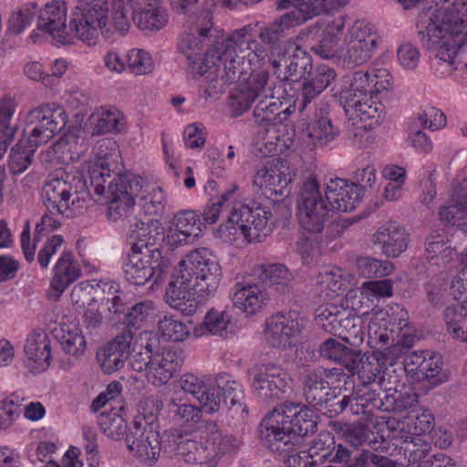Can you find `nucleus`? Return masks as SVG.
Segmentation results:
<instances>
[{
  "instance_id": "de8ad7c7",
  "label": "nucleus",
  "mask_w": 467,
  "mask_h": 467,
  "mask_svg": "<svg viewBox=\"0 0 467 467\" xmlns=\"http://www.w3.org/2000/svg\"><path fill=\"white\" fill-rule=\"evenodd\" d=\"M344 285L339 270H325L316 277L313 293L320 301H327L337 296Z\"/></svg>"
},
{
  "instance_id": "9b49d317",
  "label": "nucleus",
  "mask_w": 467,
  "mask_h": 467,
  "mask_svg": "<svg viewBox=\"0 0 467 467\" xmlns=\"http://www.w3.org/2000/svg\"><path fill=\"white\" fill-rule=\"evenodd\" d=\"M67 123L66 110L56 103H43L30 109L26 116L33 145H42L62 131Z\"/></svg>"
},
{
  "instance_id": "f257e3e1",
  "label": "nucleus",
  "mask_w": 467,
  "mask_h": 467,
  "mask_svg": "<svg viewBox=\"0 0 467 467\" xmlns=\"http://www.w3.org/2000/svg\"><path fill=\"white\" fill-rule=\"evenodd\" d=\"M466 24L467 0H455L440 8L430 6L418 16V37L423 47L435 51L433 67L444 69L442 75L457 69L467 71V32L459 38Z\"/></svg>"
},
{
  "instance_id": "58836bf2",
  "label": "nucleus",
  "mask_w": 467,
  "mask_h": 467,
  "mask_svg": "<svg viewBox=\"0 0 467 467\" xmlns=\"http://www.w3.org/2000/svg\"><path fill=\"white\" fill-rule=\"evenodd\" d=\"M355 358V368L348 370L354 374L358 373L363 385L375 386L380 389L382 374V359L379 354L374 352L371 356L361 355V351L357 352Z\"/></svg>"
},
{
  "instance_id": "aec40b11",
  "label": "nucleus",
  "mask_w": 467,
  "mask_h": 467,
  "mask_svg": "<svg viewBox=\"0 0 467 467\" xmlns=\"http://www.w3.org/2000/svg\"><path fill=\"white\" fill-rule=\"evenodd\" d=\"M295 177L287 161L275 158L260 168L254 175V183L279 196H288Z\"/></svg>"
},
{
  "instance_id": "3c124183",
  "label": "nucleus",
  "mask_w": 467,
  "mask_h": 467,
  "mask_svg": "<svg viewBox=\"0 0 467 467\" xmlns=\"http://www.w3.org/2000/svg\"><path fill=\"white\" fill-rule=\"evenodd\" d=\"M467 303L451 305L444 310L447 331L453 338L467 342Z\"/></svg>"
},
{
  "instance_id": "dca6fc26",
  "label": "nucleus",
  "mask_w": 467,
  "mask_h": 467,
  "mask_svg": "<svg viewBox=\"0 0 467 467\" xmlns=\"http://www.w3.org/2000/svg\"><path fill=\"white\" fill-rule=\"evenodd\" d=\"M248 374L252 377L253 391L263 399L280 398L291 381L288 372L275 363L255 365Z\"/></svg>"
},
{
  "instance_id": "6e6552de",
  "label": "nucleus",
  "mask_w": 467,
  "mask_h": 467,
  "mask_svg": "<svg viewBox=\"0 0 467 467\" xmlns=\"http://www.w3.org/2000/svg\"><path fill=\"white\" fill-rule=\"evenodd\" d=\"M330 213L331 209L320 190V184L315 177H307L300 187L296 201L299 225L308 233H320Z\"/></svg>"
},
{
  "instance_id": "680f3d73",
  "label": "nucleus",
  "mask_w": 467,
  "mask_h": 467,
  "mask_svg": "<svg viewBox=\"0 0 467 467\" xmlns=\"http://www.w3.org/2000/svg\"><path fill=\"white\" fill-rule=\"evenodd\" d=\"M370 451L362 449L354 452L347 446H339L335 454V464L344 465V467H369L371 463Z\"/></svg>"
},
{
  "instance_id": "37998d69",
  "label": "nucleus",
  "mask_w": 467,
  "mask_h": 467,
  "mask_svg": "<svg viewBox=\"0 0 467 467\" xmlns=\"http://www.w3.org/2000/svg\"><path fill=\"white\" fill-rule=\"evenodd\" d=\"M259 279L265 286L285 294L293 287L294 275L285 265L265 264L261 266Z\"/></svg>"
},
{
  "instance_id": "c756f323",
  "label": "nucleus",
  "mask_w": 467,
  "mask_h": 467,
  "mask_svg": "<svg viewBox=\"0 0 467 467\" xmlns=\"http://www.w3.org/2000/svg\"><path fill=\"white\" fill-rule=\"evenodd\" d=\"M81 275V269L71 252H63L53 269V277L47 296L58 300L64 291Z\"/></svg>"
},
{
  "instance_id": "774afa93",
  "label": "nucleus",
  "mask_w": 467,
  "mask_h": 467,
  "mask_svg": "<svg viewBox=\"0 0 467 467\" xmlns=\"http://www.w3.org/2000/svg\"><path fill=\"white\" fill-rule=\"evenodd\" d=\"M441 357L438 354H433L429 351L425 352L422 364L420 365V372L422 375L416 379V381L429 380L431 383L437 385L442 382L440 376L441 371Z\"/></svg>"
},
{
  "instance_id": "e2e57ef3",
  "label": "nucleus",
  "mask_w": 467,
  "mask_h": 467,
  "mask_svg": "<svg viewBox=\"0 0 467 467\" xmlns=\"http://www.w3.org/2000/svg\"><path fill=\"white\" fill-rule=\"evenodd\" d=\"M60 345L65 353L78 358L82 356L86 349V339L82 331L75 327L73 329H61Z\"/></svg>"
},
{
  "instance_id": "a878e982",
  "label": "nucleus",
  "mask_w": 467,
  "mask_h": 467,
  "mask_svg": "<svg viewBox=\"0 0 467 467\" xmlns=\"http://www.w3.org/2000/svg\"><path fill=\"white\" fill-rule=\"evenodd\" d=\"M339 135V130L332 125L328 117V105L319 102L316 106L314 120L302 131L301 139L307 147L326 146Z\"/></svg>"
},
{
  "instance_id": "473e14b6",
  "label": "nucleus",
  "mask_w": 467,
  "mask_h": 467,
  "mask_svg": "<svg viewBox=\"0 0 467 467\" xmlns=\"http://www.w3.org/2000/svg\"><path fill=\"white\" fill-rule=\"evenodd\" d=\"M182 359L178 352L171 348L161 347L153 355L152 361L147 372V378L151 384L162 386L166 384L179 369Z\"/></svg>"
},
{
  "instance_id": "a19ab883",
  "label": "nucleus",
  "mask_w": 467,
  "mask_h": 467,
  "mask_svg": "<svg viewBox=\"0 0 467 467\" xmlns=\"http://www.w3.org/2000/svg\"><path fill=\"white\" fill-rule=\"evenodd\" d=\"M176 422L185 427H193L202 417V409L187 402L181 391H173L167 404Z\"/></svg>"
},
{
  "instance_id": "4d7b16f0",
  "label": "nucleus",
  "mask_w": 467,
  "mask_h": 467,
  "mask_svg": "<svg viewBox=\"0 0 467 467\" xmlns=\"http://www.w3.org/2000/svg\"><path fill=\"white\" fill-rule=\"evenodd\" d=\"M17 107L15 99L4 96L0 99V136L14 140L18 130V122L14 119Z\"/></svg>"
},
{
  "instance_id": "8fccbe9b",
  "label": "nucleus",
  "mask_w": 467,
  "mask_h": 467,
  "mask_svg": "<svg viewBox=\"0 0 467 467\" xmlns=\"http://www.w3.org/2000/svg\"><path fill=\"white\" fill-rule=\"evenodd\" d=\"M358 351V349L344 346L332 337L325 340L319 348L321 356L342 364L348 370L355 368Z\"/></svg>"
},
{
  "instance_id": "69168bd1",
  "label": "nucleus",
  "mask_w": 467,
  "mask_h": 467,
  "mask_svg": "<svg viewBox=\"0 0 467 467\" xmlns=\"http://www.w3.org/2000/svg\"><path fill=\"white\" fill-rule=\"evenodd\" d=\"M400 439L405 443L404 454L409 463H417L429 455L431 445L422 437L401 435Z\"/></svg>"
},
{
  "instance_id": "7c9ffc66",
  "label": "nucleus",
  "mask_w": 467,
  "mask_h": 467,
  "mask_svg": "<svg viewBox=\"0 0 467 467\" xmlns=\"http://www.w3.org/2000/svg\"><path fill=\"white\" fill-rule=\"evenodd\" d=\"M339 103L342 105L346 115L350 118H358L361 121L368 119L379 120L383 111V105L374 93H358L339 96Z\"/></svg>"
},
{
  "instance_id": "5fc2aeb1",
  "label": "nucleus",
  "mask_w": 467,
  "mask_h": 467,
  "mask_svg": "<svg viewBox=\"0 0 467 467\" xmlns=\"http://www.w3.org/2000/svg\"><path fill=\"white\" fill-rule=\"evenodd\" d=\"M347 317H349L348 309L329 305L317 310L316 319L327 332L337 336Z\"/></svg>"
},
{
  "instance_id": "393cba45",
  "label": "nucleus",
  "mask_w": 467,
  "mask_h": 467,
  "mask_svg": "<svg viewBox=\"0 0 467 467\" xmlns=\"http://www.w3.org/2000/svg\"><path fill=\"white\" fill-rule=\"evenodd\" d=\"M133 335L123 331L97 352V360L106 374H112L121 368L130 354Z\"/></svg>"
},
{
  "instance_id": "c85d7f7f",
  "label": "nucleus",
  "mask_w": 467,
  "mask_h": 467,
  "mask_svg": "<svg viewBox=\"0 0 467 467\" xmlns=\"http://www.w3.org/2000/svg\"><path fill=\"white\" fill-rule=\"evenodd\" d=\"M285 47L284 55L272 60L273 67L278 70L284 67L283 79L285 80L306 78L313 67L311 56L294 42L285 45Z\"/></svg>"
},
{
  "instance_id": "e433bc0d",
  "label": "nucleus",
  "mask_w": 467,
  "mask_h": 467,
  "mask_svg": "<svg viewBox=\"0 0 467 467\" xmlns=\"http://www.w3.org/2000/svg\"><path fill=\"white\" fill-rule=\"evenodd\" d=\"M159 337L149 331L140 333L139 342L133 348L132 353L130 354V366L132 370L146 373L156 351H159Z\"/></svg>"
},
{
  "instance_id": "423d86ee",
  "label": "nucleus",
  "mask_w": 467,
  "mask_h": 467,
  "mask_svg": "<svg viewBox=\"0 0 467 467\" xmlns=\"http://www.w3.org/2000/svg\"><path fill=\"white\" fill-rule=\"evenodd\" d=\"M270 215L269 207L257 202L237 203L232 207L224 227L233 234L239 232L250 243H260L272 232Z\"/></svg>"
},
{
  "instance_id": "2f4dec72",
  "label": "nucleus",
  "mask_w": 467,
  "mask_h": 467,
  "mask_svg": "<svg viewBox=\"0 0 467 467\" xmlns=\"http://www.w3.org/2000/svg\"><path fill=\"white\" fill-rule=\"evenodd\" d=\"M373 243L387 257L396 258L404 253L409 244V234L398 223L388 222L378 228Z\"/></svg>"
},
{
  "instance_id": "c9c22d12",
  "label": "nucleus",
  "mask_w": 467,
  "mask_h": 467,
  "mask_svg": "<svg viewBox=\"0 0 467 467\" xmlns=\"http://www.w3.org/2000/svg\"><path fill=\"white\" fill-rule=\"evenodd\" d=\"M25 354L34 372L45 371L50 364V342L45 333L31 334L26 338Z\"/></svg>"
},
{
  "instance_id": "09e8293b",
  "label": "nucleus",
  "mask_w": 467,
  "mask_h": 467,
  "mask_svg": "<svg viewBox=\"0 0 467 467\" xmlns=\"http://www.w3.org/2000/svg\"><path fill=\"white\" fill-rule=\"evenodd\" d=\"M133 22L144 31H158L168 23V15L165 8L159 4L147 8L132 9Z\"/></svg>"
},
{
  "instance_id": "1a4fd4ad",
  "label": "nucleus",
  "mask_w": 467,
  "mask_h": 467,
  "mask_svg": "<svg viewBox=\"0 0 467 467\" xmlns=\"http://www.w3.org/2000/svg\"><path fill=\"white\" fill-rule=\"evenodd\" d=\"M78 184H82L79 178H53L42 188L41 198L47 211L65 217H73L84 208L85 199L79 195Z\"/></svg>"
},
{
  "instance_id": "412c9836",
  "label": "nucleus",
  "mask_w": 467,
  "mask_h": 467,
  "mask_svg": "<svg viewBox=\"0 0 467 467\" xmlns=\"http://www.w3.org/2000/svg\"><path fill=\"white\" fill-rule=\"evenodd\" d=\"M339 96L348 94L378 93L390 85V76L386 69H359L342 78Z\"/></svg>"
},
{
  "instance_id": "6e6d98bb",
  "label": "nucleus",
  "mask_w": 467,
  "mask_h": 467,
  "mask_svg": "<svg viewBox=\"0 0 467 467\" xmlns=\"http://www.w3.org/2000/svg\"><path fill=\"white\" fill-rule=\"evenodd\" d=\"M182 453L179 458L184 462L199 465V467H215L214 460L212 458V452L208 449V445L200 443L196 441L188 440L182 446Z\"/></svg>"
},
{
  "instance_id": "ea45409f",
  "label": "nucleus",
  "mask_w": 467,
  "mask_h": 467,
  "mask_svg": "<svg viewBox=\"0 0 467 467\" xmlns=\"http://www.w3.org/2000/svg\"><path fill=\"white\" fill-rule=\"evenodd\" d=\"M234 306L247 316L254 315L265 304V296L257 285L236 284L232 295Z\"/></svg>"
},
{
  "instance_id": "49530a36",
  "label": "nucleus",
  "mask_w": 467,
  "mask_h": 467,
  "mask_svg": "<svg viewBox=\"0 0 467 467\" xmlns=\"http://www.w3.org/2000/svg\"><path fill=\"white\" fill-rule=\"evenodd\" d=\"M339 446L345 445L336 444L334 437L329 432H322L311 441L306 453L314 466L323 464L325 462L335 463V454Z\"/></svg>"
},
{
  "instance_id": "4468645a",
  "label": "nucleus",
  "mask_w": 467,
  "mask_h": 467,
  "mask_svg": "<svg viewBox=\"0 0 467 467\" xmlns=\"http://www.w3.org/2000/svg\"><path fill=\"white\" fill-rule=\"evenodd\" d=\"M124 277L128 283L134 285H143L152 281L153 285L160 284L166 276V264L159 253H129L123 263Z\"/></svg>"
},
{
  "instance_id": "4c0bfd02",
  "label": "nucleus",
  "mask_w": 467,
  "mask_h": 467,
  "mask_svg": "<svg viewBox=\"0 0 467 467\" xmlns=\"http://www.w3.org/2000/svg\"><path fill=\"white\" fill-rule=\"evenodd\" d=\"M340 432L344 441L356 449L365 444L374 451L385 452L389 449V442L383 437L380 440L370 439L373 433L364 424H345L340 428Z\"/></svg>"
},
{
  "instance_id": "052dcab7",
  "label": "nucleus",
  "mask_w": 467,
  "mask_h": 467,
  "mask_svg": "<svg viewBox=\"0 0 467 467\" xmlns=\"http://www.w3.org/2000/svg\"><path fill=\"white\" fill-rule=\"evenodd\" d=\"M374 386L363 385L357 389L355 394V402L352 405V414H369L373 409H376V400H378L380 389Z\"/></svg>"
},
{
  "instance_id": "72a5a7b5",
  "label": "nucleus",
  "mask_w": 467,
  "mask_h": 467,
  "mask_svg": "<svg viewBox=\"0 0 467 467\" xmlns=\"http://www.w3.org/2000/svg\"><path fill=\"white\" fill-rule=\"evenodd\" d=\"M206 300L201 299L192 287L184 284H179L178 277L170 283L166 290V302L171 307L182 312L184 316H192L196 313L200 305Z\"/></svg>"
},
{
  "instance_id": "a18cd8bd",
  "label": "nucleus",
  "mask_w": 467,
  "mask_h": 467,
  "mask_svg": "<svg viewBox=\"0 0 467 467\" xmlns=\"http://www.w3.org/2000/svg\"><path fill=\"white\" fill-rule=\"evenodd\" d=\"M249 26L253 27L251 31L252 36L265 48L267 54V62L270 60L268 54L269 52L274 57V58L281 57L285 52V46L293 43V41L282 40L285 33L274 21L259 28L258 37L261 42H259L256 39V36L254 35V26L251 24Z\"/></svg>"
},
{
  "instance_id": "6ab92c4d",
  "label": "nucleus",
  "mask_w": 467,
  "mask_h": 467,
  "mask_svg": "<svg viewBox=\"0 0 467 467\" xmlns=\"http://www.w3.org/2000/svg\"><path fill=\"white\" fill-rule=\"evenodd\" d=\"M121 222H126L129 227V239L131 244L132 252L138 253H159L162 255V251L157 245L160 233L158 230L161 228V223L153 218H135L133 215L130 218L120 219Z\"/></svg>"
},
{
  "instance_id": "603ef678",
  "label": "nucleus",
  "mask_w": 467,
  "mask_h": 467,
  "mask_svg": "<svg viewBox=\"0 0 467 467\" xmlns=\"http://www.w3.org/2000/svg\"><path fill=\"white\" fill-rule=\"evenodd\" d=\"M282 98L283 95L258 100L254 109V117L259 125H275L284 120V118L281 117L284 106Z\"/></svg>"
},
{
  "instance_id": "f704fd0d",
  "label": "nucleus",
  "mask_w": 467,
  "mask_h": 467,
  "mask_svg": "<svg viewBox=\"0 0 467 467\" xmlns=\"http://www.w3.org/2000/svg\"><path fill=\"white\" fill-rule=\"evenodd\" d=\"M215 384L223 396L224 404L233 416L244 419L247 415V406L244 402V393L242 385L227 374H220L215 379Z\"/></svg>"
},
{
  "instance_id": "f3484780",
  "label": "nucleus",
  "mask_w": 467,
  "mask_h": 467,
  "mask_svg": "<svg viewBox=\"0 0 467 467\" xmlns=\"http://www.w3.org/2000/svg\"><path fill=\"white\" fill-rule=\"evenodd\" d=\"M259 437L265 448L282 457L291 453L299 442L285 425L284 418H280L273 410L260 423Z\"/></svg>"
},
{
  "instance_id": "f8f14e48",
  "label": "nucleus",
  "mask_w": 467,
  "mask_h": 467,
  "mask_svg": "<svg viewBox=\"0 0 467 467\" xmlns=\"http://www.w3.org/2000/svg\"><path fill=\"white\" fill-rule=\"evenodd\" d=\"M378 35L370 24L356 22L348 30L343 46L338 49V58L347 68H353L368 62L375 53Z\"/></svg>"
},
{
  "instance_id": "39448f33",
  "label": "nucleus",
  "mask_w": 467,
  "mask_h": 467,
  "mask_svg": "<svg viewBox=\"0 0 467 467\" xmlns=\"http://www.w3.org/2000/svg\"><path fill=\"white\" fill-rule=\"evenodd\" d=\"M109 0H77L67 27L70 45L78 39L94 46L108 24Z\"/></svg>"
},
{
  "instance_id": "7ed1b4c3",
  "label": "nucleus",
  "mask_w": 467,
  "mask_h": 467,
  "mask_svg": "<svg viewBox=\"0 0 467 467\" xmlns=\"http://www.w3.org/2000/svg\"><path fill=\"white\" fill-rule=\"evenodd\" d=\"M143 180L133 174H117L107 191L108 217L115 222L123 218H151L164 211V193L161 188L143 192Z\"/></svg>"
},
{
  "instance_id": "338daca9",
  "label": "nucleus",
  "mask_w": 467,
  "mask_h": 467,
  "mask_svg": "<svg viewBox=\"0 0 467 467\" xmlns=\"http://www.w3.org/2000/svg\"><path fill=\"white\" fill-rule=\"evenodd\" d=\"M368 344L372 348L380 349L394 341L392 338L393 330H389L384 320L371 319L368 325Z\"/></svg>"
},
{
  "instance_id": "a211bd4d",
  "label": "nucleus",
  "mask_w": 467,
  "mask_h": 467,
  "mask_svg": "<svg viewBox=\"0 0 467 467\" xmlns=\"http://www.w3.org/2000/svg\"><path fill=\"white\" fill-rule=\"evenodd\" d=\"M203 223L194 210H181L171 220V227L164 237L170 250L192 244L202 232Z\"/></svg>"
},
{
  "instance_id": "0eeeda50",
  "label": "nucleus",
  "mask_w": 467,
  "mask_h": 467,
  "mask_svg": "<svg viewBox=\"0 0 467 467\" xmlns=\"http://www.w3.org/2000/svg\"><path fill=\"white\" fill-rule=\"evenodd\" d=\"M267 63L265 60L259 66H254L245 76L230 98V105L237 115L246 111L254 100H261L275 96H282L285 92L281 83L271 78L267 70H258Z\"/></svg>"
},
{
  "instance_id": "0e129e2a",
  "label": "nucleus",
  "mask_w": 467,
  "mask_h": 467,
  "mask_svg": "<svg viewBox=\"0 0 467 467\" xmlns=\"http://www.w3.org/2000/svg\"><path fill=\"white\" fill-rule=\"evenodd\" d=\"M230 324L231 316L227 311L211 309L206 313L201 329H205L208 334L226 337Z\"/></svg>"
},
{
  "instance_id": "bb28decb",
  "label": "nucleus",
  "mask_w": 467,
  "mask_h": 467,
  "mask_svg": "<svg viewBox=\"0 0 467 467\" xmlns=\"http://www.w3.org/2000/svg\"><path fill=\"white\" fill-rule=\"evenodd\" d=\"M117 144L111 139H101L93 147L94 165L88 170L90 185L98 195L105 194L106 177H109V159L116 156Z\"/></svg>"
},
{
  "instance_id": "cd10ccee",
  "label": "nucleus",
  "mask_w": 467,
  "mask_h": 467,
  "mask_svg": "<svg viewBox=\"0 0 467 467\" xmlns=\"http://www.w3.org/2000/svg\"><path fill=\"white\" fill-rule=\"evenodd\" d=\"M324 197L331 211L343 213L356 209L361 200L360 190L357 184L341 178L331 179L327 183Z\"/></svg>"
},
{
  "instance_id": "864d4df0",
  "label": "nucleus",
  "mask_w": 467,
  "mask_h": 467,
  "mask_svg": "<svg viewBox=\"0 0 467 467\" xmlns=\"http://www.w3.org/2000/svg\"><path fill=\"white\" fill-rule=\"evenodd\" d=\"M30 139L20 140L11 149L9 169L13 174H21L33 162L34 154L40 145H33Z\"/></svg>"
},
{
  "instance_id": "5701e85b",
  "label": "nucleus",
  "mask_w": 467,
  "mask_h": 467,
  "mask_svg": "<svg viewBox=\"0 0 467 467\" xmlns=\"http://www.w3.org/2000/svg\"><path fill=\"white\" fill-rule=\"evenodd\" d=\"M280 418H284V423L288 430L296 435L299 441V437L314 433L317 431V416L306 406L300 403L285 402L273 409Z\"/></svg>"
},
{
  "instance_id": "bf43d9fd",
  "label": "nucleus",
  "mask_w": 467,
  "mask_h": 467,
  "mask_svg": "<svg viewBox=\"0 0 467 467\" xmlns=\"http://www.w3.org/2000/svg\"><path fill=\"white\" fill-rule=\"evenodd\" d=\"M356 267L358 275L365 278L383 277L393 270V265L389 261L365 256L357 259Z\"/></svg>"
},
{
  "instance_id": "ddd939ff",
  "label": "nucleus",
  "mask_w": 467,
  "mask_h": 467,
  "mask_svg": "<svg viewBox=\"0 0 467 467\" xmlns=\"http://www.w3.org/2000/svg\"><path fill=\"white\" fill-rule=\"evenodd\" d=\"M125 443L134 457L150 466L158 461L161 451L159 432L142 417L136 418L131 422Z\"/></svg>"
},
{
  "instance_id": "2eb2a0df",
  "label": "nucleus",
  "mask_w": 467,
  "mask_h": 467,
  "mask_svg": "<svg viewBox=\"0 0 467 467\" xmlns=\"http://www.w3.org/2000/svg\"><path fill=\"white\" fill-rule=\"evenodd\" d=\"M345 377L341 368H317L303 374V396L311 406L317 408L327 403L332 397L330 390Z\"/></svg>"
},
{
  "instance_id": "13d9d810",
  "label": "nucleus",
  "mask_w": 467,
  "mask_h": 467,
  "mask_svg": "<svg viewBox=\"0 0 467 467\" xmlns=\"http://www.w3.org/2000/svg\"><path fill=\"white\" fill-rule=\"evenodd\" d=\"M336 337H338L351 347H358L365 337L361 318L349 310V317H346Z\"/></svg>"
},
{
  "instance_id": "4be33fe9",
  "label": "nucleus",
  "mask_w": 467,
  "mask_h": 467,
  "mask_svg": "<svg viewBox=\"0 0 467 467\" xmlns=\"http://www.w3.org/2000/svg\"><path fill=\"white\" fill-rule=\"evenodd\" d=\"M302 327L299 315L295 311L274 315L266 323L265 339L274 348H286L292 346Z\"/></svg>"
},
{
  "instance_id": "20e7f679",
  "label": "nucleus",
  "mask_w": 467,
  "mask_h": 467,
  "mask_svg": "<svg viewBox=\"0 0 467 467\" xmlns=\"http://www.w3.org/2000/svg\"><path fill=\"white\" fill-rule=\"evenodd\" d=\"M222 275V268L217 257L207 248H200L189 253L179 263L176 275L179 284L192 287L201 299L214 294Z\"/></svg>"
},
{
  "instance_id": "b1692460",
  "label": "nucleus",
  "mask_w": 467,
  "mask_h": 467,
  "mask_svg": "<svg viewBox=\"0 0 467 467\" xmlns=\"http://www.w3.org/2000/svg\"><path fill=\"white\" fill-rule=\"evenodd\" d=\"M67 6L63 1H54L39 12L36 27L47 33L52 39L62 45H70L67 33Z\"/></svg>"
},
{
  "instance_id": "79ce46f5",
  "label": "nucleus",
  "mask_w": 467,
  "mask_h": 467,
  "mask_svg": "<svg viewBox=\"0 0 467 467\" xmlns=\"http://www.w3.org/2000/svg\"><path fill=\"white\" fill-rule=\"evenodd\" d=\"M56 214L57 213H51L48 212L42 216L41 222L36 226V236L32 244L30 242V230L28 224L23 230L21 234V246L25 258L28 263L33 262L35 259L36 242L39 241L42 236L60 227V222L54 217Z\"/></svg>"
},
{
  "instance_id": "f03ea898",
  "label": "nucleus",
  "mask_w": 467,
  "mask_h": 467,
  "mask_svg": "<svg viewBox=\"0 0 467 467\" xmlns=\"http://www.w3.org/2000/svg\"><path fill=\"white\" fill-rule=\"evenodd\" d=\"M253 27L244 26L206 51L210 66L202 75V97L216 98L226 86L241 82L243 76L267 60L265 48L251 35Z\"/></svg>"
},
{
  "instance_id": "c03bdc74",
  "label": "nucleus",
  "mask_w": 467,
  "mask_h": 467,
  "mask_svg": "<svg viewBox=\"0 0 467 467\" xmlns=\"http://www.w3.org/2000/svg\"><path fill=\"white\" fill-rule=\"evenodd\" d=\"M93 135L108 132H121L125 123L122 114L116 109L101 108L94 111L88 119Z\"/></svg>"
},
{
  "instance_id": "9d476101",
  "label": "nucleus",
  "mask_w": 467,
  "mask_h": 467,
  "mask_svg": "<svg viewBox=\"0 0 467 467\" xmlns=\"http://www.w3.org/2000/svg\"><path fill=\"white\" fill-rule=\"evenodd\" d=\"M212 14L203 10L198 16L195 25L189 32H184L179 43V50L188 60V74L193 78L202 77L210 67L206 62V52L203 47L210 38L212 29Z\"/></svg>"
}]
</instances>
